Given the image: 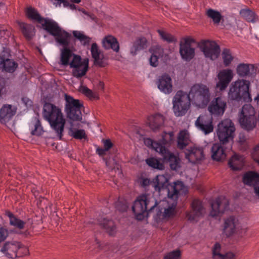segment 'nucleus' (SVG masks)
I'll return each mask as SVG.
<instances>
[{
  "instance_id": "f257e3e1",
  "label": "nucleus",
  "mask_w": 259,
  "mask_h": 259,
  "mask_svg": "<svg viewBox=\"0 0 259 259\" xmlns=\"http://www.w3.org/2000/svg\"><path fill=\"white\" fill-rule=\"evenodd\" d=\"M42 114L59 140H62L65 119L61 109L53 104L46 103L44 105Z\"/></svg>"
},
{
  "instance_id": "f03ea898",
  "label": "nucleus",
  "mask_w": 259,
  "mask_h": 259,
  "mask_svg": "<svg viewBox=\"0 0 259 259\" xmlns=\"http://www.w3.org/2000/svg\"><path fill=\"white\" fill-rule=\"evenodd\" d=\"M152 199L146 195H142L135 200L132 210L137 220L142 221L153 211L158 203L155 199Z\"/></svg>"
},
{
  "instance_id": "7ed1b4c3",
  "label": "nucleus",
  "mask_w": 259,
  "mask_h": 259,
  "mask_svg": "<svg viewBox=\"0 0 259 259\" xmlns=\"http://www.w3.org/2000/svg\"><path fill=\"white\" fill-rule=\"evenodd\" d=\"M250 82L245 79H238L233 82L228 92V98L232 100L239 102L243 100L245 102L252 101L249 93Z\"/></svg>"
},
{
  "instance_id": "20e7f679",
  "label": "nucleus",
  "mask_w": 259,
  "mask_h": 259,
  "mask_svg": "<svg viewBox=\"0 0 259 259\" xmlns=\"http://www.w3.org/2000/svg\"><path fill=\"white\" fill-rule=\"evenodd\" d=\"M154 187L155 191L159 192L162 190H165L168 198L174 200L178 199L180 191L183 187V184L182 182L178 181L172 185L169 184L165 176L158 175L155 178Z\"/></svg>"
},
{
  "instance_id": "39448f33",
  "label": "nucleus",
  "mask_w": 259,
  "mask_h": 259,
  "mask_svg": "<svg viewBox=\"0 0 259 259\" xmlns=\"http://www.w3.org/2000/svg\"><path fill=\"white\" fill-rule=\"evenodd\" d=\"M190 100L196 106L205 107L210 100V94L208 88L202 84H195L190 91Z\"/></svg>"
},
{
  "instance_id": "423d86ee",
  "label": "nucleus",
  "mask_w": 259,
  "mask_h": 259,
  "mask_svg": "<svg viewBox=\"0 0 259 259\" xmlns=\"http://www.w3.org/2000/svg\"><path fill=\"white\" fill-rule=\"evenodd\" d=\"M65 112L67 117L73 121H80L82 119L81 109L82 104L79 100L74 99L72 97L65 94Z\"/></svg>"
},
{
  "instance_id": "0eeeda50",
  "label": "nucleus",
  "mask_w": 259,
  "mask_h": 259,
  "mask_svg": "<svg viewBox=\"0 0 259 259\" xmlns=\"http://www.w3.org/2000/svg\"><path fill=\"white\" fill-rule=\"evenodd\" d=\"M235 127L229 119L222 121L218 125L217 134L220 142L223 145L233 141L235 135Z\"/></svg>"
},
{
  "instance_id": "6e6552de",
  "label": "nucleus",
  "mask_w": 259,
  "mask_h": 259,
  "mask_svg": "<svg viewBox=\"0 0 259 259\" xmlns=\"http://www.w3.org/2000/svg\"><path fill=\"white\" fill-rule=\"evenodd\" d=\"M190 96L186 93L179 91L177 92L172 100L173 110L177 116L185 115L190 106Z\"/></svg>"
},
{
  "instance_id": "1a4fd4ad",
  "label": "nucleus",
  "mask_w": 259,
  "mask_h": 259,
  "mask_svg": "<svg viewBox=\"0 0 259 259\" xmlns=\"http://www.w3.org/2000/svg\"><path fill=\"white\" fill-rule=\"evenodd\" d=\"M198 47L205 57L212 60L217 59L221 53L220 46L214 41L202 40L198 44Z\"/></svg>"
},
{
  "instance_id": "9d476101",
  "label": "nucleus",
  "mask_w": 259,
  "mask_h": 259,
  "mask_svg": "<svg viewBox=\"0 0 259 259\" xmlns=\"http://www.w3.org/2000/svg\"><path fill=\"white\" fill-rule=\"evenodd\" d=\"M240 225L238 220L234 216H230L225 219L223 233L227 237H230L234 234H237L241 237L246 232L245 229L240 232Z\"/></svg>"
},
{
  "instance_id": "9b49d317",
  "label": "nucleus",
  "mask_w": 259,
  "mask_h": 259,
  "mask_svg": "<svg viewBox=\"0 0 259 259\" xmlns=\"http://www.w3.org/2000/svg\"><path fill=\"white\" fill-rule=\"evenodd\" d=\"M193 42L194 39L190 38H184L183 41H181L180 53L183 60L189 61L195 56V49L191 46Z\"/></svg>"
},
{
  "instance_id": "f8f14e48",
  "label": "nucleus",
  "mask_w": 259,
  "mask_h": 259,
  "mask_svg": "<svg viewBox=\"0 0 259 259\" xmlns=\"http://www.w3.org/2000/svg\"><path fill=\"white\" fill-rule=\"evenodd\" d=\"M234 76L233 71L230 69H224L220 70L217 75L218 81L216 87L221 91L226 89Z\"/></svg>"
},
{
  "instance_id": "ddd939ff",
  "label": "nucleus",
  "mask_w": 259,
  "mask_h": 259,
  "mask_svg": "<svg viewBox=\"0 0 259 259\" xmlns=\"http://www.w3.org/2000/svg\"><path fill=\"white\" fill-rule=\"evenodd\" d=\"M229 201L224 196H220L211 203V210L210 215L218 217L222 215L229 207Z\"/></svg>"
},
{
  "instance_id": "4468645a",
  "label": "nucleus",
  "mask_w": 259,
  "mask_h": 259,
  "mask_svg": "<svg viewBox=\"0 0 259 259\" xmlns=\"http://www.w3.org/2000/svg\"><path fill=\"white\" fill-rule=\"evenodd\" d=\"M192 209L187 213V217L191 222H197L205 213V210L202 202L198 200H194L192 203Z\"/></svg>"
},
{
  "instance_id": "2eb2a0df",
  "label": "nucleus",
  "mask_w": 259,
  "mask_h": 259,
  "mask_svg": "<svg viewBox=\"0 0 259 259\" xmlns=\"http://www.w3.org/2000/svg\"><path fill=\"white\" fill-rule=\"evenodd\" d=\"M185 157L192 163H195L204 158L202 147H190L185 151Z\"/></svg>"
},
{
  "instance_id": "dca6fc26",
  "label": "nucleus",
  "mask_w": 259,
  "mask_h": 259,
  "mask_svg": "<svg viewBox=\"0 0 259 259\" xmlns=\"http://www.w3.org/2000/svg\"><path fill=\"white\" fill-rule=\"evenodd\" d=\"M226 108V102L221 97L214 98L208 107L211 114L215 116L222 115Z\"/></svg>"
},
{
  "instance_id": "f3484780",
  "label": "nucleus",
  "mask_w": 259,
  "mask_h": 259,
  "mask_svg": "<svg viewBox=\"0 0 259 259\" xmlns=\"http://www.w3.org/2000/svg\"><path fill=\"white\" fill-rule=\"evenodd\" d=\"M160 154L163 162L168 163L172 170H177L180 167V159L179 157L168 151L166 147L163 149Z\"/></svg>"
},
{
  "instance_id": "a211bd4d",
  "label": "nucleus",
  "mask_w": 259,
  "mask_h": 259,
  "mask_svg": "<svg viewBox=\"0 0 259 259\" xmlns=\"http://www.w3.org/2000/svg\"><path fill=\"white\" fill-rule=\"evenodd\" d=\"M158 89L165 94H169L172 92V79L170 76L164 74L160 76L156 81Z\"/></svg>"
},
{
  "instance_id": "6ab92c4d",
  "label": "nucleus",
  "mask_w": 259,
  "mask_h": 259,
  "mask_svg": "<svg viewBox=\"0 0 259 259\" xmlns=\"http://www.w3.org/2000/svg\"><path fill=\"white\" fill-rule=\"evenodd\" d=\"M9 54L3 52L0 54V69L9 73L14 72L18 67V64L12 59H9Z\"/></svg>"
},
{
  "instance_id": "aec40b11",
  "label": "nucleus",
  "mask_w": 259,
  "mask_h": 259,
  "mask_svg": "<svg viewBox=\"0 0 259 259\" xmlns=\"http://www.w3.org/2000/svg\"><path fill=\"white\" fill-rule=\"evenodd\" d=\"M21 248V244L16 241L6 242L1 249V251L8 258H13L17 256V252Z\"/></svg>"
},
{
  "instance_id": "412c9836",
  "label": "nucleus",
  "mask_w": 259,
  "mask_h": 259,
  "mask_svg": "<svg viewBox=\"0 0 259 259\" xmlns=\"http://www.w3.org/2000/svg\"><path fill=\"white\" fill-rule=\"evenodd\" d=\"M257 71H259L258 66L250 64L240 63L236 68L237 74L242 77L255 74Z\"/></svg>"
},
{
  "instance_id": "4be33fe9",
  "label": "nucleus",
  "mask_w": 259,
  "mask_h": 259,
  "mask_svg": "<svg viewBox=\"0 0 259 259\" xmlns=\"http://www.w3.org/2000/svg\"><path fill=\"white\" fill-rule=\"evenodd\" d=\"M196 126L205 135L212 132L213 126L211 119L207 116H200L195 122Z\"/></svg>"
},
{
  "instance_id": "5701e85b",
  "label": "nucleus",
  "mask_w": 259,
  "mask_h": 259,
  "mask_svg": "<svg viewBox=\"0 0 259 259\" xmlns=\"http://www.w3.org/2000/svg\"><path fill=\"white\" fill-rule=\"evenodd\" d=\"M16 113V108L11 105H4L0 110V121L6 124Z\"/></svg>"
},
{
  "instance_id": "b1692460",
  "label": "nucleus",
  "mask_w": 259,
  "mask_h": 259,
  "mask_svg": "<svg viewBox=\"0 0 259 259\" xmlns=\"http://www.w3.org/2000/svg\"><path fill=\"white\" fill-rule=\"evenodd\" d=\"M40 22L42 28L53 36L61 28L56 21L48 18H45Z\"/></svg>"
},
{
  "instance_id": "393cba45",
  "label": "nucleus",
  "mask_w": 259,
  "mask_h": 259,
  "mask_svg": "<svg viewBox=\"0 0 259 259\" xmlns=\"http://www.w3.org/2000/svg\"><path fill=\"white\" fill-rule=\"evenodd\" d=\"M72 68V74L74 77L79 78L84 76L89 68V60L84 59L82 62L78 64L70 67Z\"/></svg>"
},
{
  "instance_id": "a878e982",
  "label": "nucleus",
  "mask_w": 259,
  "mask_h": 259,
  "mask_svg": "<svg viewBox=\"0 0 259 259\" xmlns=\"http://www.w3.org/2000/svg\"><path fill=\"white\" fill-rule=\"evenodd\" d=\"M55 41L64 48L67 47L70 41L71 35L62 28H61L54 36Z\"/></svg>"
},
{
  "instance_id": "bb28decb",
  "label": "nucleus",
  "mask_w": 259,
  "mask_h": 259,
  "mask_svg": "<svg viewBox=\"0 0 259 259\" xmlns=\"http://www.w3.org/2000/svg\"><path fill=\"white\" fill-rule=\"evenodd\" d=\"M220 143L214 144L211 149V157L216 161H219L225 159L226 157V154L223 146Z\"/></svg>"
},
{
  "instance_id": "cd10ccee",
  "label": "nucleus",
  "mask_w": 259,
  "mask_h": 259,
  "mask_svg": "<svg viewBox=\"0 0 259 259\" xmlns=\"http://www.w3.org/2000/svg\"><path fill=\"white\" fill-rule=\"evenodd\" d=\"M221 244L216 242L212 247V257L213 259H235V255L231 252H227L225 254L221 253Z\"/></svg>"
},
{
  "instance_id": "c85d7f7f",
  "label": "nucleus",
  "mask_w": 259,
  "mask_h": 259,
  "mask_svg": "<svg viewBox=\"0 0 259 259\" xmlns=\"http://www.w3.org/2000/svg\"><path fill=\"white\" fill-rule=\"evenodd\" d=\"M148 124L153 131L158 130L164 123V117L160 114H156L148 118Z\"/></svg>"
},
{
  "instance_id": "c756f323",
  "label": "nucleus",
  "mask_w": 259,
  "mask_h": 259,
  "mask_svg": "<svg viewBox=\"0 0 259 259\" xmlns=\"http://www.w3.org/2000/svg\"><path fill=\"white\" fill-rule=\"evenodd\" d=\"M243 182L245 185L252 186L254 188L259 184V174L253 171L247 172L243 177Z\"/></svg>"
},
{
  "instance_id": "7c9ffc66",
  "label": "nucleus",
  "mask_w": 259,
  "mask_h": 259,
  "mask_svg": "<svg viewBox=\"0 0 259 259\" xmlns=\"http://www.w3.org/2000/svg\"><path fill=\"white\" fill-rule=\"evenodd\" d=\"M230 167L233 170L241 169L244 166V157L242 156L235 154L228 162Z\"/></svg>"
},
{
  "instance_id": "2f4dec72",
  "label": "nucleus",
  "mask_w": 259,
  "mask_h": 259,
  "mask_svg": "<svg viewBox=\"0 0 259 259\" xmlns=\"http://www.w3.org/2000/svg\"><path fill=\"white\" fill-rule=\"evenodd\" d=\"M102 44L105 49H112L116 52L119 51V44L116 38L112 36H108L105 37L102 41Z\"/></svg>"
},
{
  "instance_id": "473e14b6",
  "label": "nucleus",
  "mask_w": 259,
  "mask_h": 259,
  "mask_svg": "<svg viewBox=\"0 0 259 259\" xmlns=\"http://www.w3.org/2000/svg\"><path fill=\"white\" fill-rule=\"evenodd\" d=\"M18 24L25 37L28 40L31 39L34 34V27L24 22H18Z\"/></svg>"
},
{
  "instance_id": "72a5a7b5",
  "label": "nucleus",
  "mask_w": 259,
  "mask_h": 259,
  "mask_svg": "<svg viewBox=\"0 0 259 259\" xmlns=\"http://www.w3.org/2000/svg\"><path fill=\"white\" fill-rule=\"evenodd\" d=\"M239 121L243 128L249 131L252 130L256 126L257 119L256 117H239Z\"/></svg>"
},
{
  "instance_id": "f704fd0d",
  "label": "nucleus",
  "mask_w": 259,
  "mask_h": 259,
  "mask_svg": "<svg viewBox=\"0 0 259 259\" xmlns=\"http://www.w3.org/2000/svg\"><path fill=\"white\" fill-rule=\"evenodd\" d=\"M147 41L145 37L137 39L131 48V54L133 56H135L139 51L146 49L147 47Z\"/></svg>"
},
{
  "instance_id": "c9c22d12",
  "label": "nucleus",
  "mask_w": 259,
  "mask_h": 259,
  "mask_svg": "<svg viewBox=\"0 0 259 259\" xmlns=\"http://www.w3.org/2000/svg\"><path fill=\"white\" fill-rule=\"evenodd\" d=\"M74 54L67 47L64 48L61 50L60 55V63L63 66L70 65V60H72Z\"/></svg>"
},
{
  "instance_id": "e433bc0d",
  "label": "nucleus",
  "mask_w": 259,
  "mask_h": 259,
  "mask_svg": "<svg viewBox=\"0 0 259 259\" xmlns=\"http://www.w3.org/2000/svg\"><path fill=\"white\" fill-rule=\"evenodd\" d=\"M189 135L187 131L184 130L180 132L177 139V146L180 149L185 148L189 144Z\"/></svg>"
},
{
  "instance_id": "4c0bfd02",
  "label": "nucleus",
  "mask_w": 259,
  "mask_h": 259,
  "mask_svg": "<svg viewBox=\"0 0 259 259\" xmlns=\"http://www.w3.org/2000/svg\"><path fill=\"white\" fill-rule=\"evenodd\" d=\"M207 16L212 19L213 24L218 25L220 22H225V19L221 14L218 11L209 9L206 12Z\"/></svg>"
},
{
  "instance_id": "58836bf2",
  "label": "nucleus",
  "mask_w": 259,
  "mask_h": 259,
  "mask_svg": "<svg viewBox=\"0 0 259 259\" xmlns=\"http://www.w3.org/2000/svg\"><path fill=\"white\" fill-rule=\"evenodd\" d=\"M6 215L9 218L10 224L19 229L24 228L26 223L17 218L11 212L9 211H6Z\"/></svg>"
},
{
  "instance_id": "ea45409f",
  "label": "nucleus",
  "mask_w": 259,
  "mask_h": 259,
  "mask_svg": "<svg viewBox=\"0 0 259 259\" xmlns=\"http://www.w3.org/2000/svg\"><path fill=\"white\" fill-rule=\"evenodd\" d=\"M100 224L110 235H113L115 233L116 227L113 221L104 218L100 221Z\"/></svg>"
},
{
  "instance_id": "a19ab883",
  "label": "nucleus",
  "mask_w": 259,
  "mask_h": 259,
  "mask_svg": "<svg viewBox=\"0 0 259 259\" xmlns=\"http://www.w3.org/2000/svg\"><path fill=\"white\" fill-rule=\"evenodd\" d=\"M240 15L248 22H255L258 19L256 15L248 9L241 10Z\"/></svg>"
},
{
  "instance_id": "79ce46f5",
  "label": "nucleus",
  "mask_w": 259,
  "mask_h": 259,
  "mask_svg": "<svg viewBox=\"0 0 259 259\" xmlns=\"http://www.w3.org/2000/svg\"><path fill=\"white\" fill-rule=\"evenodd\" d=\"M256 117L254 108L250 104H245L243 106L239 114V117L247 118Z\"/></svg>"
},
{
  "instance_id": "37998d69",
  "label": "nucleus",
  "mask_w": 259,
  "mask_h": 259,
  "mask_svg": "<svg viewBox=\"0 0 259 259\" xmlns=\"http://www.w3.org/2000/svg\"><path fill=\"white\" fill-rule=\"evenodd\" d=\"M144 144L148 146L151 147L154 149L156 152L160 154L162 152L163 149H164L165 147L162 146V144L156 141H154L150 138H146L144 139Z\"/></svg>"
},
{
  "instance_id": "c03bdc74",
  "label": "nucleus",
  "mask_w": 259,
  "mask_h": 259,
  "mask_svg": "<svg viewBox=\"0 0 259 259\" xmlns=\"http://www.w3.org/2000/svg\"><path fill=\"white\" fill-rule=\"evenodd\" d=\"M26 15L29 18L36 21L39 24L41 23L40 22H42L45 18L41 17L37 11L32 7L27 8L26 10Z\"/></svg>"
},
{
  "instance_id": "a18cd8bd",
  "label": "nucleus",
  "mask_w": 259,
  "mask_h": 259,
  "mask_svg": "<svg viewBox=\"0 0 259 259\" xmlns=\"http://www.w3.org/2000/svg\"><path fill=\"white\" fill-rule=\"evenodd\" d=\"M222 56L224 66L225 67L229 66L234 59L230 50L228 49H224L223 50Z\"/></svg>"
},
{
  "instance_id": "49530a36",
  "label": "nucleus",
  "mask_w": 259,
  "mask_h": 259,
  "mask_svg": "<svg viewBox=\"0 0 259 259\" xmlns=\"http://www.w3.org/2000/svg\"><path fill=\"white\" fill-rule=\"evenodd\" d=\"M72 34L74 37L79 40L84 46L88 45L91 41V38L84 34L82 32L74 30Z\"/></svg>"
},
{
  "instance_id": "de8ad7c7",
  "label": "nucleus",
  "mask_w": 259,
  "mask_h": 259,
  "mask_svg": "<svg viewBox=\"0 0 259 259\" xmlns=\"http://www.w3.org/2000/svg\"><path fill=\"white\" fill-rule=\"evenodd\" d=\"M174 140L173 132H164L162 135V139L159 142L165 147V145L170 144Z\"/></svg>"
},
{
  "instance_id": "09e8293b",
  "label": "nucleus",
  "mask_w": 259,
  "mask_h": 259,
  "mask_svg": "<svg viewBox=\"0 0 259 259\" xmlns=\"http://www.w3.org/2000/svg\"><path fill=\"white\" fill-rule=\"evenodd\" d=\"M157 32L160 36V38L168 43H175L177 42V38L171 34L166 32L162 30L158 29Z\"/></svg>"
},
{
  "instance_id": "8fccbe9b",
  "label": "nucleus",
  "mask_w": 259,
  "mask_h": 259,
  "mask_svg": "<svg viewBox=\"0 0 259 259\" xmlns=\"http://www.w3.org/2000/svg\"><path fill=\"white\" fill-rule=\"evenodd\" d=\"M176 199H174V202L171 205H168L166 208H165L164 211L162 213L163 218H169L173 216L175 214V209L177 204Z\"/></svg>"
},
{
  "instance_id": "3c124183",
  "label": "nucleus",
  "mask_w": 259,
  "mask_h": 259,
  "mask_svg": "<svg viewBox=\"0 0 259 259\" xmlns=\"http://www.w3.org/2000/svg\"><path fill=\"white\" fill-rule=\"evenodd\" d=\"M69 135L77 140L87 138V135L84 130H73L72 128H70Z\"/></svg>"
},
{
  "instance_id": "603ef678",
  "label": "nucleus",
  "mask_w": 259,
  "mask_h": 259,
  "mask_svg": "<svg viewBox=\"0 0 259 259\" xmlns=\"http://www.w3.org/2000/svg\"><path fill=\"white\" fill-rule=\"evenodd\" d=\"M146 163L150 166L159 170L164 168L163 164L155 158H149L146 160Z\"/></svg>"
},
{
  "instance_id": "864d4df0",
  "label": "nucleus",
  "mask_w": 259,
  "mask_h": 259,
  "mask_svg": "<svg viewBox=\"0 0 259 259\" xmlns=\"http://www.w3.org/2000/svg\"><path fill=\"white\" fill-rule=\"evenodd\" d=\"M115 206L117 210L120 212H124L128 208L127 202L125 199L119 198L115 202Z\"/></svg>"
},
{
  "instance_id": "5fc2aeb1",
  "label": "nucleus",
  "mask_w": 259,
  "mask_h": 259,
  "mask_svg": "<svg viewBox=\"0 0 259 259\" xmlns=\"http://www.w3.org/2000/svg\"><path fill=\"white\" fill-rule=\"evenodd\" d=\"M33 126L34 128L32 130L31 132L32 135L39 136L42 134L44 131L39 119H36L35 123L33 124Z\"/></svg>"
},
{
  "instance_id": "6e6d98bb",
  "label": "nucleus",
  "mask_w": 259,
  "mask_h": 259,
  "mask_svg": "<svg viewBox=\"0 0 259 259\" xmlns=\"http://www.w3.org/2000/svg\"><path fill=\"white\" fill-rule=\"evenodd\" d=\"M94 59V64L96 66L103 67H105L107 63L104 60V56L103 54L98 55L96 57L93 58Z\"/></svg>"
},
{
  "instance_id": "4d7b16f0",
  "label": "nucleus",
  "mask_w": 259,
  "mask_h": 259,
  "mask_svg": "<svg viewBox=\"0 0 259 259\" xmlns=\"http://www.w3.org/2000/svg\"><path fill=\"white\" fill-rule=\"evenodd\" d=\"M181 252L179 250H174L167 253L164 259H180Z\"/></svg>"
},
{
  "instance_id": "13d9d810",
  "label": "nucleus",
  "mask_w": 259,
  "mask_h": 259,
  "mask_svg": "<svg viewBox=\"0 0 259 259\" xmlns=\"http://www.w3.org/2000/svg\"><path fill=\"white\" fill-rule=\"evenodd\" d=\"M92 57H96L98 55L103 54L99 50L98 46L96 43H93L92 45L91 49Z\"/></svg>"
},
{
  "instance_id": "bf43d9fd",
  "label": "nucleus",
  "mask_w": 259,
  "mask_h": 259,
  "mask_svg": "<svg viewBox=\"0 0 259 259\" xmlns=\"http://www.w3.org/2000/svg\"><path fill=\"white\" fill-rule=\"evenodd\" d=\"M83 60H82L81 57L79 55L74 54L72 59L70 61V67L73 66H74L75 65L78 64L81 62Z\"/></svg>"
},
{
  "instance_id": "052dcab7",
  "label": "nucleus",
  "mask_w": 259,
  "mask_h": 259,
  "mask_svg": "<svg viewBox=\"0 0 259 259\" xmlns=\"http://www.w3.org/2000/svg\"><path fill=\"white\" fill-rule=\"evenodd\" d=\"M82 92L87 97L91 98H98L96 95L94 93L92 90H90L86 87H83L82 88Z\"/></svg>"
},
{
  "instance_id": "680f3d73",
  "label": "nucleus",
  "mask_w": 259,
  "mask_h": 259,
  "mask_svg": "<svg viewBox=\"0 0 259 259\" xmlns=\"http://www.w3.org/2000/svg\"><path fill=\"white\" fill-rule=\"evenodd\" d=\"M8 236V230L0 226V242L4 241Z\"/></svg>"
},
{
  "instance_id": "e2e57ef3",
  "label": "nucleus",
  "mask_w": 259,
  "mask_h": 259,
  "mask_svg": "<svg viewBox=\"0 0 259 259\" xmlns=\"http://www.w3.org/2000/svg\"><path fill=\"white\" fill-rule=\"evenodd\" d=\"M159 58L157 54H152L150 58V64L153 67H156L158 65V59Z\"/></svg>"
},
{
  "instance_id": "0e129e2a",
  "label": "nucleus",
  "mask_w": 259,
  "mask_h": 259,
  "mask_svg": "<svg viewBox=\"0 0 259 259\" xmlns=\"http://www.w3.org/2000/svg\"><path fill=\"white\" fill-rule=\"evenodd\" d=\"M252 156L254 159L259 164V144L254 148Z\"/></svg>"
},
{
  "instance_id": "69168bd1",
  "label": "nucleus",
  "mask_w": 259,
  "mask_h": 259,
  "mask_svg": "<svg viewBox=\"0 0 259 259\" xmlns=\"http://www.w3.org/2000/svg\"><path fill=\"white\" fill-rule=\"evenodd\" d=\"M152 54H157L159 57H162L163 49L160 46H156L154 48L153 53Z\"/></svg>"
},
{
  "instance_id": "338daca9",
  "label": "nucleus",
  "mask_w": 259,
  "mask_h": 259,
  "mask_svg": "<svg viewBox=\"0 0 259 259\" xmlns=\"http://www.w3.org/2000/svg\"><path fill=\"white\" fill-rule=\"evenodd\" d=\"M103 142L104 144V148L107 151L113 146V143L109 139L103 140Z\"/></svg>"
},
{
  "instance_id": "774afa93",
  "label": "nucleus",
  "mask_w": 259,
  "mask_h": 259,
  "mask_svg": "<svg viewBox=\"0 0 259 259\" xmlns=\"http://www.w3.org/2000/svg\"><path fill=\"white\" fill-rule=\"evenodd\" d=\"M235 19L233 17H230L229 18H227L226 20H225V24L229 27H232L234 24Z\"/></svg>"
}]
</instances>
